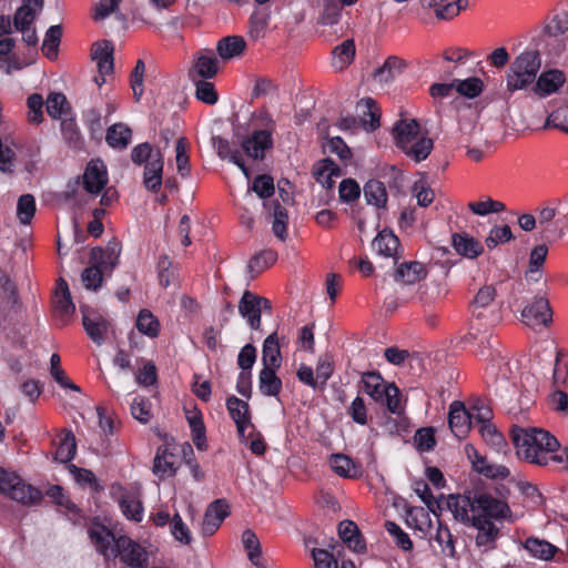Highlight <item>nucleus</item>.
Here are the masks:
<instances>
[{
    "instance_id": "052dcab7",
    "label": "nucleus",
    "mask_w": 568,
    "mask_h": 568,
    "mask_svg": "<svg viewBox=\"0 0 568 568\" xmlns=\"http://www.w3.org/2000/svg\"><path fill=\"white\" fill-rule=\"evenodd\" d=\"M89 536L97 550L104 556H108V550L111 548V545L115 546V540L118 539L111 530L99 531L91 529Z\"/></svg>"
},
{
    "instance_id": "3c124183",
    "label": "nucleus",
    "mask_w": 568,
    "mask_h": 568,
    "mask_svg": "<svg viewBox=\"0 0 568 568\" xmlns=\"http://www.w3.org/2000/svg\"><path fill=\"white\" fill-rule=\"evenodd\" d=\"M34 20L36 11L31 7L30 0H24L23 4L19 7L13 14L11 23L17 31H23L26 29H30Z\"/></svg>"
},
{
    "instance_id": "5fc2aeb1",
    "label": "nucleus",
    "mask_w": 568,
    "mask_h": 568,
    "mask_svg": "<svg viewBox=\"0 0 568 568\" xmlns=\"http://www.w3.org/2000/svg\"><path fill=\"white\" fill-rule=\"evenodd\" d=\"M242 542L247 551L248 559L255 566H260V558L262 556L261 545L257 536L251 529H246L242 534Z\"/></svg>"
},
{
    "instance_id": "20e7f679",
    "label": "nucleus",
    "mask_w": 568,
    "mask_h": 568,
    "mask_svg": "<svg viewBox=\"0 0 568 568\" xmlns=\"http://www.w3.org/2000/svg\"><path fill=\"white\" fill-rule=\"evenodd\" d=\"M0 493L26 506L38 505L43 497L38 488L24 483L20 476L8 473L3 468H0Z\"/></svg>"
},
{
    "instance_id": "0e129e2a",
    "label": "nucleus",
    "mask_w": 568,
    "mask_h": 568,
    "mask_svg": "<svg viewBox=\"0 0 568 568\" xmlns=\"http://www.w3.org/2000/svg\"><path fill=\"white\" fill-rule=\"evenodd\" d=\"M552 378L556 385L564 384L568 379V353L564 349L555 351Z\"/></svg>"
},
{
    "instance_id": "c756f323",
    "label": "nucleus",
    "mask_w": 568,
    "mask_h": 568,
    "mask_svg": "<svg viewBox=\"0 0 568 568\" xmlns=\"http://www.w3.org/2000/svg\"><path fill=\"white\" fill-rule=\"evenodd\" d=\"M178 467L174 463V454L166 446H160L153 460V473L160 478L174 476Z\"/></svg>"
},
{
    "instance_id": "ea45409f",
    "label": "nucleus",
    "mask_w": 568,
    "mask_h": 568,
    "mask_svg": "<svg viewBox=\"0 0 568 568\" xmlns=\"http://www.w3.org/2000/svg\"><path fill=\"white\" fill-rule=\"evenodd\" d=\"M132 139V130L123 124L115 123L106 130L105 141L114 149H125Z\"/></svg>"
},
{
    "instance_id": "09e8293b",
    "label": "nucleus",
    "mask_w": 568,
    "mask_h": 568,
    "mask_svg": "<svg viewBox=\"0 0 568 568\" xmlns=\"http://www.w3.org/2000/svg\"><path fill=\"white\" fill-rule=\"evenodd\" d=\"M135 326L140 333L151 338L158 337L160 333V323L158 318L145 308L139 312Z\"/></svg>"
},
{
    "instance_id": "13d9d810",
    "label": "nucleus",
    "mask_w": 568,
    "mask_h": 568,
    "mask_svg": "<svg viewBox=\"0 0 568 568\" xmlns=\"http://www.w3.org/2000/svg\"><path fill=\"white\" fill-rule=\"evenodd\" d=\"M474 414H471V418H475L478 423L481 424L483 434H489L493 437H500V434L496 432V429L490 424V419L493 417V412L489 407L484 406L483 404H476L473 406Z\"/></svg>"
},
{
    "instance_id": "39448f33",
    "label": "nucleus",
    "mask_w": 568,
    "mask_h": 568,
    "mask_svg": "<svg viewBox=\"0 0 568 568\" xmlns=\"http://www.w3.org/2000/svg\"><path fill=\"white\" fill-rule=\"evenodd\" d=\"M111 552L113 557H119L124 565L131 568H145L149 565L146 549L128 536L118 537Z\"/></svg>"
},
{
    "instance_id": "49530a36",
    "label": "nucleus",
    "mask_w": 568,
    "mask_h": 568,
    "mask_svg": "<svg viewBox=\"0 0 568 568\" xmlns=\"http://www.w3.org/2000/svg\"><path fill=\"white\" fill-rule=\"evenodd\" d=\"M61 134L65 143L72 149H82L83 139L73 118L63 119L60 124Z\"/></svg>"
},
{
    "instance_id": "e433bc0d",
    "label": "nucleus",
    "mask_w": 568,
    "mask_h": 568,
    "mask_svg": "<svg viewBox=\"0 0 568 568\" xmlns=\"http://www.w3.org/2000/svg\"><path fill=\"white\" fill-rule=\"evenodd\" d=\"M277 261V253L273 250H263L256 253L247 264V273L250 278L254 280L266 268L275 264Z\"/></svg>"
},
{
    "instance_id": "a18cd8bd",
    "label": "nucleus",
    "mask_w": 568,
    "mask_h": 568,
    "mask_svg": "<svg viewBox=\"0 0 568 568\" xmlns=\"http://www.w3.org/2000/svg\"><path fill=\"white\" fill-rule=\"evenodd\" d=\"M333 65L338 70L348 67L355 58V43L353 39H347L333 50Z\"/></svg>"
},
{
    "instance_id": "4be33fe9",
    "label": "nucleus",
    "mask_w": 568,
    "mask_h": 568,
    "mask_svg": "<svg viewBox=\"0 0 568 568\" xmlns=\"http://www.w3.org/2000/svg\"><path fill=\"white\" fill-rule=\"evenodd\" d=\"M58 298L54 304L55 316L61 321V325H65L69 317L73 315L75 305L72 302L71 293L69 291L68 283L60 278L58 282Z\"/></svg>"
},
{
    "instance_id": "393cba45",
    "label": "nucleus",
    "mask_w": 568,
    "mask_h": 568,
    "mask_svg": "<svg viewBox=\"0 0 568 568\" xmlns=\"http://www.w3.org/2000/svg\"><path fill=\"white\" fill-rule=\"evenodd\" d=\"M478 530L476 536V545L478 547H495V541L499 536V528L491 521L478 516H471V524Z\"/></svg>"
},
{
    "instance_id": "2eb2a0df",
    "label": "nucleus",
    "mask_w": 568,
    "mask_h": 568,
    "mask_svg": "<svg viewBox=\"0 0 568 568\" xmlns=\"http://www.w3.org/2000/svg\"><path fill=\"white\" fill-rule=\"evenodd\" d=\"M471 424V414L467 412L462 402H453L449 407L448 425L454 435L458 438L465 437Z\"/></svg>"
},
{
    "instance_id": "69168bd1",
    "label": "nucleus",
    "mask_w": 568,
    "mask_h": 568,
    "mask_svg": "<svg viewBox=\"0 0 568 568\" xmlns=\"http://www.w3.org/2000/svg\"><path fill=\"white\" fill-rule=\"evenodd\" d=\"M36 213V200L31 194H23L17 204V215L24 225L29 224Z\"/></svg>"
},
{
    "instance_id": "de8ad7c7",
    "label": "nucleus",
    "mask_w": 568,
    "mask_h": 568,
    "mask_svg": "<svg viewBox=\"0 0 568 568\" xmlns=\"http://www.w3.org/2000/svg\"><path fill=\"white\" fill-rule=\"evenodd\" d=\"M62 38V27L59 24L51 26L44 36L42 51L43 54L50 59L54 60L58 57L59 44Z\"/></svg>"
},
{
    "instance_id": "680f3d73",
    "label": "nucleus",
    "mask_w": 568,
    "mask_h": 568,
    "mask_svg": "<svg viewBox=\"0 0 568 568\" xmlns=\"http://www.w3.org/2000/svg\"><path fill=\"white\" fill-rule=\"evenodd\" d=\"M70 110V105L64 94L59 92L50 93L47 99V112L53 119L61 118Z\"/></svg>"
},
{
    "instance_id": "cd10ccee",
    "label": "nucleus",
    "mask_w": 568,
    "mask_h": 568,
    "mask_svg": "<svg viewBox=\"0 0 568 568\" xmlns=\"http://www.w3.org/2000/svg\"><path fill=\"white\" fill-rule=\"evenodd\" d=\"M329 464L334 473L344 478H358L363 474L362 465L344 454H333Z\"/></svg>"
},
{
    "instance_id": "423d86ee",
    "label": "nucleus",
    "mask_w": 568,
    "mask_h": 568,
    "mask_svg": "<svg viewBox=\"0 0 568 568\" xmlns=\"http://www.w3.org/2000/svg\"><path fill=\"white\" fill-rule=\"evenodd\" d=\"M271 301L258 296L251 291H244L239 302V313L243 318L247 321L248 326L252 329L261 328V315L262 311L271 312Z\"/></svg>"
},
{
    "instance_id": "f257e3e1",
    "label": "nucleus",
    "mask_w": 568,
    "mask_h": 568,
    "mask_svg": "<svg viewBox=\"0 0 568 568\" xmlns=\"http://www.w3.org/2000/svg\"><path fill=\"white\" fill-rule=\"evenodd\" d=\"M510 437L519 459L537 466L562 463V456L557 454L560 444L548 430L537 427L514 426L510 430Z\"/></svg>"
},
{
    "instance_id": "c03bdc74",
    "label": "nucleus",
    "mask_w": 568,
    "mask_h": 568,
    "mask_svg": "<svg viewBox=\"0 0 568 568\" xmlns=\"http://www.w3.org/2000/svg\"><path fill=\"white\" fill-rule=\"evenodd\" d=\"M405 64L402 59L397 57H388L383 65L376 69L374 78L382 83L390 82L396 75L402 73Z\"/></svg>"
},
{
    "instance_id": "bf43d9fd",
    "label": "nucleus",
    "mask_w": 568,
    "mask_h": 568,
    "mask_svg": "<svg viewBox=\"0 0 568 568\" xmlns=\"http://www.w3.org/2000/svg\"><path fill=\"white\" fill-rule=\"evenodd\" d=\"M378 403L385 405L392 414L399 415L403 413L400 392L394 383L388 384V387L384 388V395Z\"/></svg>"
},
{
    "instance_id": "2f4dec72",
    "label": "nucleus",
    "mask_w": 568,
    "mask_h": 568,
    "mask_svg": "<svg viewBox=\"0 0 568 568\" xmlns=\"http://www.w3.org/2000/svg\"><path fill=\"white\" fill-rule=\"evenodd\" d=\"M264 206L272 211L273 223L272 231L276 237L282 241L286 240L287 236V222L288 214L284 206L278 201L264 202Z\"/></svg>"
},
{
    "instance_id": "4d7b16f0",
    "label": "nucleus",
    "mask_w": 568,
    "mask_h": 568,
    "mask_svg": "<svg viewBox=\"0 0 568 568\" xmlns=\"http://www.w3.org/2000/svg\"><path fill=\"white\" fill-rule=\"evenodd\" d=\"M195 85V97L199 101L214 105L219 101V94L215 85L207 80H192Z\"/></svg>"
},
{
    "instance_id": "dca6fc26",
    "label": "nucleus",
    "mask_w": 568,
    "mask_h": 568,
    "mask_svg": "<svg viewBox=\"0 0 568 568\" xmlns=\"http://www.w3.org/2000/svg\"><path fill=\"white\" fill-rule=\"evenodd\" d=\"M565 82L566 77L562 71L557 69L547 70L537 78L532 91L540 98H545L558 91Z\"/></svg>"
},
{
    "instance_id": "ddd939ff",
    "label": "nucleus",
    "mask_w": 568,
    "mask_h": 568,
    "mask_svg": "<svg viewBox=\"0 0 568 568\" xmlns=\"http://www.w3.org/2000/svg\"><path fill=\"white\" fill-rule=\"evenodd\" d=\"M2 296L0 298V320L4 321L12 314H17L21 308L17 286L9 276L0 277Z\"/></svg>"
},
{
    "instance_id": "f3484780",
    "label": "nucleus",
    "mask_w": 568,
    "mask_h": 568,
    "mask_svg": "<svg viewBox=\"0 0 568 568\" xmlns=\"http://www.w3.org/2000/svg\"><path fill=\"white\" fill-rule=\"evenodd\" d=\"M338 536L352 551L356 554H364L366 551L365 539L353 520H343L338 524Z\"/></svg>"
},
{
    "instance_id": "0eeeda50",
    "label": "nucleus",
    "mask_w": 568,
    "mask_h": 568,
    "mask_svg": "<svg viewBox=\"0 0 568 568\" xmlns=\"http://www.w3.org/2000/svg\"><path fill=\"white\" fill-rule=\"evenodd\" d=\"M510 514L508 504L487 493H480L474 497L473 515L491 519H505Z\"/></svg>"
},
{
    "instance_id": "f704fd0d",
    "label": "nucleus",
    "mask_w": 568,
    "mask_h": 568,
    "mask_svg": "<svg viewBox=\"0 0 568 568\" xmlns=\"http://www.w3.org/2000/svg\"><path fill=\"white\" fill-rule=\"evenodd\" d=\"M263 367L280 368L282 355L276 333L270 334L263 343L262 348Z\"/></svg>"
},
{
    "instance_id": "7ed1b4c3",
    "label": "nucleus",
    "mask_w": 568,
    "mask_h": 568,
    "mask_svg": "<svg viewBox=\"0 0 568 568\" xmlns=\"http://www.w3.org/2000/svg\"><path fill=\"white\" fill-rule=\"evenodd\" d=\"M540 67L541 58L537 50L521 52L511 62L507 72V91L513 94L518 90L527 89L536 81Z\"/></svg>"
},
{
    "instance_id": "f8f14e48",
    "label": "nucleus",
    "mask_w": 568,
    "mask_h": 568,
    "mask_svg": "<svg viewBox=\"0 0 568 568\" xmlns=\"http://www.w3.org/2000/svg\"><path fill=\"white\" fill-rule=\"evenodd\" d=\"M230 515L229 504L224 499H216L205 510L201 532L212 536L220 528L223 520Z\"/></svg>"
},
{
    "instance_id": "a878e982",
    "label": "nucleus",
    "mask_w": 568,
    "mask_h": 568,
    "mask_svg": "<svg viewBox=\"0 0 568 568\" xmlns=\"http://www.w3.org/2000/svg\"><path fill=\"white\" fill-rule=\"evenodd\" d=\"M313 175L316 182L321 183L325 189L334 187L335 181L333 178L342 175L341 168L331 158L318 161L313 166Z\"/></svg>"
},
{
    "instance_id": "bb28decb",
    "label": "nucleus",
    "mask_w": 568,
    "mask_h": 568,
    "mask_svg": "<svg viewBox=\"0 0 568 568\" xmlns=\"http://www.w3.org/2000/svg\"><path fill=\"white\" fill-rule=\"evenodd\" d=\"M327 547L331 550L323 548L312 549V557L316 568H337L338 558L342 556L343 547L333 538Z\"/></svg>"
},
{
    "instance_id": "37998d69",
    "label": "nucleus",
    "mask_w": 568,
    "mask_h": 568,
    "mask_svg": "<svg viewBox=\"0 0 568 568\" xmlns=\"http://www.w3.org/2000/svg\"><path fill=\"white\" fill-rule=\"evenodd\" d=\"M496 290L491 285H485L474 296L470 303V311L473 316L481 318L484 310H486L495 300Z\"/></svg>"
},
{
    "instance_id": "b1692460",
    "label": "nucleus",
    "mask_w": 568,
    "mask_h": 568,
    "mask_svg": "<svg viewBox=\"0 0 568 568\" xmlns=\"http://www.w3.org/2000/svg\"><path fill=\"white\" fill-rule=\"evenodd\" d=\"M217 59L213 53H201L194 60L192 69L189 71L191 80H207L212 79L217 73Z\"/></svg>"
},
{
    "instance_id": "6ab92c4d",
    "label": "nucleus",
    "mask_w": 568,
    "mask_h": 568,
    "mask_svg": "<svg viewBox=\"0 0 568 568\" xmlns=\"http://www.w3.org/2000/svg\"><path fill=\"white\" fill-rule=\"evenodd\" d=\"M113 44L109 40L93 43L91 49L92 59L98 62V71L105 82V75L113 72Z\"/></svg>"
},
{
    "instance_id": "f03ea898",
    "label": "nucleus",
    "mask_w": 568,
    "mask_h": 568,
    "mask_svg": "<svg viewBox=\"0 0 568 568\" xmlns=\"http://www.w3.org/2000/svg\"><path fill=\"white\" fill-rule=\"evenodd\" d=\"M396 146L415 162H422L430 154L434 142L422 135L417 120H399L393 128Z\"/></svg>"
},
{
    "instance_id": "1a4fd4ad",
    "label": "nucleus",
    "mask_w": 568,
    "mask_h": 568,
    "mask_svg": "<svg viewBox=\"0 0 568 568\" xmlns=\"http://www.w3.org/2000/svg\"><path fill=\"white\" fill-rule=\"evenodd\" d=\"M80 312L82 314V325L87 335L98 346L105 342V334L109 329V321L99 312L92 310L88 305H80Z\"/></svg>"
},
{
    "instance_id": "9d476101",
    "label": "nucleus",
    "mask_w": 568,
    "mask_h": 568,
    "mask_svg": "<svg viewBox=\"0 0 568 568\" xmlns=\"http://www.w3.org/2000/svg\"><path fill=\"white\" fill-rule=\"evenodd\" d=\"M104 253L102 247L95 246L90 252V266L85 267L81 274L82 282L88 290L97 291L102 286L103 275L109 272L104 268Z\"/></svg>"
},
{
    "instance_id": "c85d7f7f",
    "label": "nucleus",
    "mask_w": 568,
    "mask_h": 568,
    "mask_svg": "<svg viewBox=\"0 0 568 568\" xmlns=\"http://www.w3.org/2000/svg\"><path fill=\"white\" fill-rule=\"evenodd\" d=\"M452 244L459 255L467 258H476L484 251L481 243L467 233H454Z\"/></svg>"
},
{
    "instance_id": "603ef678",
    "label": "nucleus",
    "mask_w": 568,
    "mask_h": 568,
    "mask_svg": "<svg viewBox=\"0 0 568 568\" xmlns=\"http://www.w3.org/2000/svg\"><path fill=\"white\" fill-rule=\"evenodd\" d=\"M414 490L417 494V496L422 499V501L427 506V508L435 516H439L437 510H443L442 500L435 499L428 484L423 479L416 480L414 483Z\"/></svg>"
},
{
    "instance_id": "6e6552de",
    "label": "nucleus",
    "mask_w": 568,
    "mask_h": 568,
    "mask_svg": "<svg viewBox=\"0 0 568 568\" xmlns=\"http://www.w3.org/2000/svg\"><path fill=\"white\" fill-rule=\"evenodd\" d=\"M523 322L530 327L548 326L552 322L549 301L544 296H535L521 311Z\"/></svg>"
},
{
    "instance_id": "4c0bfd02",
    "label": "nucleus",
    "mask_w": 568,
    "mask_h": 568,
    "mask_svg": "<svg viewBox=\"0 0 568 568\" xmlns=\"http://www.w3.org/2000/svg\"><path fill=\"white\" fill-rule=\"evenodd\" d=\"M77 453L75 437L70 429H63L59 435V443L55 450V459L60 463L71 462Z\"/></svg>"
},
{
    "instance_id": "473e14b6",
    "label": "nucleus",
    "mask_w": 568,
    "mask_h": 568,
    "mask_svg": "<svg viewBox=\"0 0 568 568\" xmlns=\"http://www.w3.org/2000/svg\"><path fill=\"white\" fill-rule=\"evenodd\" d=\"M398 246V237L393 233V231L388 229L379 231L372 242L373 251L386 257L393 256L396 253Z\"/></svg>"
},
{
    "instance_id": "a211bd4d",
    "label": "nucleus",
    "mask_w": 568,
    "mask_h": 568,
    "mask_svg": "<svg viewBox=\"0 0 568 568\" xmlns=\"http://www.w3.org/2000/svg\"><path fill=\"white\" fill-rule=\"evenodd\" d=\"M108 183V173L100 162L91 161L83 174L84 190L91 194L100 193Z\"/></svg>"
},
{
    "instance_id": "774afa93",
    "label": "nucleus",
    "mask_w": 568,
    "mask_h": 568,
    "mask_svg": "<svg viewBox=\"0 0 568 568\" xmlns=\"http://www.w3.org/2000/svg\"><path fill=\"white\" fill-rule=\"evenodd\" d=\"M251 190L255 192L261 199L271 197L274 192V180L268 174L257 175L252 183Z\"/></svg>"
},
{
    "instance_id": "79ce46f5",
    "label": "nucleus",
    "mask_w": 568,
    "mask_h": 568,
    "mask_svg": "<svg viewBox=\"0 0 568 568\" xmlns=\"http://www.w3.org/2000/svg\"><path fill=\"white\" fill-rule=\"evenodd\" d=\"M362 383L364 390L377 403L381 402L384 395V388L388 387L389 383L378 372H366L362 375Z\"/></svg>"
},
{
    "instance_id": "c9c22d12",
    "label": "nucleus",
    "mask_w": 568,
    "mask_h": 568,
    "mask_svg": "<svg viewBox=\"0 0 568 568\" xmlns=\"http://www.w3.org/2000/svg\"><path fill=\"white\" fill-rule=\"evenodd\" d=\"M246 48V42L241 36H227L219 40L216 51L224 60L241 55Z\"/></svg>"
},
{
    "instance_id": "6e6d98bb",
    "label": "nucleus",
    "mask_w": 568,
    "mask_h": 568,
    "mask_svg": "<svg viewBox=\"0 0 568 568\" xmlns=\"http://www.w3.org/2000/svg\"><path fill=\"white\" fill-rule=\"evenodd\" d=\"M50 372L54 381L63 388H69L75 392H80V387L68 378L64 371L61 368V358L59 354L54 353L50 358Z\"/></svg>"
},
{
    "instance_id": "5701e85b",
    "label": "nucleus",
    "mask_w": 568,
    "mask_h": 568,
    "mask_svg": "<svg viewBox=\"0 0 568 568\" xmlns=\"http://www.w3.org/2000/svg\"><path fill=\"white\" fill-rule=\"evenodd\" d=\"M361 119V126L367 131H375L379 128L381 111L372 98H364L356 105Z\"/></svg>"
},
{
    "instance_id": "412c9836",
    "label": "nucleus",
    "mask_w": 568,
    "mask_h": 568,
    "mask_svg": "<svg viewBox=\"0 0 568 568\" xmlns=\"http://www.w3.org/2000/svg\"><path fill=\"white\" fill-rule=\"evenodd\" d=\"M442 504L443 509L447 508L456 520L471 524L469 511L473 513L474 499L466 496L449 495L447 499L442 500Z\"/></svg>"
},
{
    "instance_id": "338daca9",
    "label": "nucleus",
    "mask_w": 568,
    "mask_h": 568,
    "mask_svg": "<svg viewBox=\"0 0 568 568\" xmlns=\"http://www.w3.org/2000/svg\"><path fill=\"white\" fill-rule=\"evenodd\" d=\"M456 91L469 99L478 97L483 91V81L479 78L471 77L465 80H455Z\"/></svg>"
},
{
    "instance_id": "4468645a",
    "label": "nucleus",
    "mask_w": 568,
    "mask_h": 568,
    "mask_svg": "<svg viewBox=\"0 0 568 568\" xmlns=\"http://www.w3.org/2000/svg\"><path fill=\"white\" fill-rule=\"evenodd\" d=\"M226 408L236 425L240 438H244L245 429L251 425V412L247 402L232 395L226 398Z\"/></svg>"
},
{
    "instance_id": "e2e57ef3",
    "label": "nucleus",
    "mask_w": 568,
    "mask_h": 568,
    "mask_svg": "<svg viewBox=\"0 0 568 568\" xmlns=\"http://www.w3.org/2000/svg\"><path fill=\"white\" fill-rule=\"evenodd\" d=\"M156 153H162L160 149H154L149 142L135 145L131 151V160L135 165H142L153 161Z\"/></svg>"
},
{
    "instance_id": "58836bf2",
    "label": "nucleus",
    "mask_w": 568,
    "mask_h": 568,
    "mask_svg": "<svg viewBox=\"0 0 568 568\" xmlns=\"http://www.w3.org/2000/svg\"><path fill=\"white\" fill-rule=\"evenodd\" d=\"M364 197L368 204L378 209L385 207L387 203V189L385 183L372 179L364 185Z\"/></svg>"
},
{
    "instance_id": "72a5a7b5",
    "label": "nucleus",
    "mask_w": 568,
    "mask_h": 568,
    "mask_svg": "<svg viewBox=\"0 0 568 568\" xmlns=\"http://www.w3.org/2000/svg\"><path fill=\"white\" fill-rule=\"evenodd\" d=\"M523 546L531 557L540 560H550L558 551L555 545L537 537H528Z\"/></svg>"
},
{
    "instance_id": "8fccbe9b",
    "label": "nucleus",
    "mask_w": 568,
    "mask_h": 568,
    "mask_svg": "<svg viewBox=\"0 0 568 568\" xmlns=\"http://www.w3.org/2000/svg\"><path fill=\"white\" fill-rule=\"evenodd\" d=\"M191 428L192 440L199 450H205L206 444V429L200 412L194 413L187 417Z\"/></svg>"
},
{
    "instance_id": "9b49d317",
    "label": "nucleus",
    "mask_w": 568,
    "mask_h": 568,
    "mask_svg": "<svg viewBox=\"0 0 568 568\" xmlns=\"http://www.w3.org/2000/svg\"><path fill=\"white\" fill-rule=\"evenodd\" d=\"M272 146L273 138L268 130H256L252 135L243 139L241 143L243 152L254 160H263L265 151Z\"/></svg>"
},
{
    "instance_id": "a19ab883",
    "label": "nucleus",
    "mask_w": 568,
    "mask_h": 568,
    "mask_svg": "<svg viewBox=\"0 0 568 568\" xmlns=\"http://www.w3.org/2000/svg\"><path fill=\"white\" fill-rule=\"evenodd\" d=\"M425 276L424 266L419 262H404L400 264L394 275L396 282L403 284H414Z\"/></svg>"
},
{
    "instance_id": "7c9ffc66",
    "label": "nucleus",
    "mask_w": 568,
    "mask_h": 568,
    "mask_svg": "<svg viewBox=\"0 0 568 568\" xmlns=\"http://www.w3.org/2000/svg\"><path fill=\"white\" fill-rule=\"evenodd\" d=\"M277 368L263 367L258 374V389L267 397H276L282 390V379L276 375Z\"/></svg>"
},
{
    "instance_id": "864d4df0",
    "label": "nucleus",
    "mask_w": 568,
    "mask_h": 568,
    "mask_svg": "<svg viewBox=\"0 0 568 568\" xmlns=\"http://www.w3.org/2000/svg\"><path fill=\"white\" fill-rule=\"evenodd\" d=\"M434 539L442 547L443 554L450 558H455L456 549L454 537L447 525L440 520H438V527Z\"/></svg>"
},
{
    "instance_id": "aec40b11",
    "label": "nucleus",
    "mask_w": 568,
    "mask_h": 568,
    "mask_svg": "<svg viewBox=\"0 0 568 568\" xmlns=\"http://www.w3.org/2000/svg\"><path fill=\"white\" fill-rule=\"evenodd\" d=\"M155 156L153 161H149L144 165L143 171V185L152 193H158L163 183L164 155L163 153H156Z\"/></svg>"
}]
</instances>
